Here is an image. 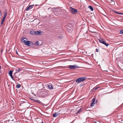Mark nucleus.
Returning a JSON list of instances; mask_svg holds the SVG:
<instances>
[{"instance_id": "1", "label": "nucleus", "mask_w": 123, "mask_h": 123, "mask_svg": "<svg viewBox=\"0 0 123 123\" xmlns=\"http://www.w3.org/2000/svg\"><path fill=\"white\" fill-rule=\"evenodd\" d=\"M86 79L85 77H79L76 80V81L77 83H80L84 81Z\"/></svg>"}, {"instance_id": "2", "label": "nucleus", "mask_w": 123, "mask_h": 123, "mask_svg": "<svg viewBox=\"0 0 123 123\" xmlns=\"http://www.w3.org/2000/svg\"><path fill=\"white\" fill-rule=\"evenodd\" d=\"M65 28H66V30L68 32H70L71 31L72 26V25L68 23L65 26Z\"/></svg>"}, {"instance_id": "3", "label": "nucleus", "mask_w": 123, "mask_h": 123, "mask_svg": "<svg viewBox=\"0 0 123 123\" xmlns=\"http://www.w3.org/2000/svg\"><path fill=\"white\" fill-rule=\"evenodd\" d=\"M25 44L29 46H33L34 44L32 42L29 41H26Z\"/></svg>"}, {"instance_id": "4", "label": "nucleus", "mask_w": 123, "mask_h": 123, "mask_svg": "<svg viewBox=\"0 0 123 123\" xmlns=\"http://www.w3.org/2000/svg\"><path fill=\"white\" fill-rule=\"evenodd\" d=\"M98 40L100 43L104 44L106 46H107L109 45V44L106 43L103 39H99Z\"/></svg>"}, {"instance_id": "5", "label": "nucleus", "mask_w": 123, "mask_h": 123, "mask_svg": "<svg viewBox=\"0 0 123 123\" xmlns=\"http://www.w3.org/2000/svg\"><path fill=\"white\" fill-rule=\"evenodd\" d=\"M70 11L73 14H76L78 12L77 10L75 9L72 8V7H70Z\"/></svg>"}, {"instance_id": "6", "label": "nucleus", "mask_w": 123, "mask_h": 123, "mask_svg": "<svg viewBox=\"0 0 123 123\" xmlns=\"http://www.w3.org/2000/svg\"><path fill=\"white\" fill-rule=\"evenodd\" d=\"M78 67L77 66V65H70L69 66L68 68L71 69H73L74 68H77Z\"/></svg>"}, {"instance_id": "7", "label": "nucleus", "mask_w": 123, "mask_h": 123, "mask_svg": "<svg viewBox=\"0 0 123 123\" xmlns=\"http://www.w3.org/2000/svg\"><path fill=\"white\" fill-rule=\"evenodd\" d=\"M42 41L40 40H39L35 42V44L36 45H40L42 44Z\"/></svg>"}, {"instance_id": "8", "label": "nucleus", "mask_w": 123, "mask_h": 123, "mask_svg": "<svg viewBox=\"0 0 123 123\" xmlns=\"http://www.w3.org/2000/svg\"><path fill=\"white\" fill-rule=\"evenodd\" d=\"M95 99L94 98H93L92 99V102L91 103V105L92 106H94L95 103Z\"/></svg>"}, {"instance_id": "9", "label": "nucleus", "mask_w": 123, "mask_h": 123, "mask_svg": "<svg viewBox=\"0 0 123 123\" xmlns=\"http://www.w3.org/2000/svg\"><path fill=\"white\" fill-rule=\"evenodd\" d=\"M34 5H30L26 8V11H27L28 10H29L32 8V6Z\"/></svg>"}, {"instance_id": "10", "label": "nucleus", "mask_w": 123, "mask_h": 123, "mask_svg": "<svg viewBox=\"0 0 123 123\" xmlns=\"http://www.w3.org/2000/svg\"><path fill=\"white\" fill-rule=\"evenodd\" d=\"M42 34V32L40 31H36V34L41 35Z\"/></svg>"}, {"instance_id": "11", "label": "nucleus", "mask_w": 123, "mask_h": 123, "mask_svg": "<svg viewBox=\"0 0 123 123\" xmlns=\"http://www.w3.org/2000/svg\"><path fill=\"white\" fill-rule=\"evenodd\" d=\"M110 2L111 3V4L112 5H114L115 4V2L114 0H109Z\"/></svg>"}, {"instance_id": "12", "label": "nucleus", "mask_w": 123, "mask_h": 123, "mask_svg": "<svg viewBox=\"0 0 123 123\" xmlns=\"http://www.w3.org/2000/svg\"><path fill=\"white\" fill-rule=\"evenodd\" d=\"M30 33L32 34H36V31H31L30 32Z\"/></svg>"}, {"instance_id": "13", "label": "nucleus", "mask_w": 123, "mask_h": 123, "mask_svg": "<svg viewBox=\"0 0 123 123\" xmlns=\"http://www.w3.org/2000/svg\"><path fill=\"white\" fill-rule=\"evenodd\" d=\"M88 8L90 9L91 11H92L93 10V7L91 6H89Z\"/></svg>"}, {"instance_id": "14", "label": "nucleus", "mask_w": 123, "mask_h": 123, "mask_svg": "<svg viewBox=\"0 0 123 123\" xmlns=\"http://www.w3.org/2000/svg\"><path fill=\"white\" fill-rule=\"evenodd\" d=\"M7 12H4V17H6L7 15Z\"/></svg>"}, {"instance_id": "15", "label": "nucleus", "mask_w": 123, "mask_h": 123, "mask_svg": "<svg viewBox=\"0 0 123 123\" xmlns=\"http://www.w3.org/2000/svg\"><path fill=\"white\" fill-rule=\"evenodd\" d=\"M58 113H56L55 114H54L53 115V117H56L58 116Z\"/></svg>"}, {"instance_id": "16", "label": "nucleus", "mask_w": 123, "mask_h": 123, "mask_svg": "<svg viewBox=\"0 0 123 123\" xmlns=\"http://www.w3.org/2000/svg\"><path fill=\"white\" fill-rule=\"evenodd\" d=\"M9 74L10 76H12V71H10L9 73Z\"/></svg>"}, {"instance_id": "17", "label": "nucleus", "mask_w": 123, "mask_h": 123, "mask_svg": "<svg viewBox=\"0 0 123 123\" xmlns=\"http://www.w3.org/2000/svg\"><path fill=\"white\" fill-rule=\"evenodd\" d=\"M48 87L50 89H52L53 88V87H52V86H51V85H48Z\"/></svg>"}, {"instance_id": "18", "label": "nucleus", "mask_w": 123, "mask_h": 123, "mask_svg": "<svg viewBox=\"0 0 123 123\" xmlns=\"http://www.w3.org/2000/svg\"><path fill=\"white\" fill-rule=\"evenodd\" d=\"M24 39H21V41L22 42H23L25 43V44L26 43L25 42H26V40H24Z\"/></svg>"}, {"instance_id": "19", "label": "nucleus", "mask_w": 123, "mask_h": 123, "mask_svg": "<svg viewBox=\"0 0 123 123\" xmlns=\"http://www.w3.org/2000/svg\"><path fill=\"white\" fill-rule=\"evenodd\" d=\"M120 33L123 35V29L122 30L120 31Z\"/></svg>"}, {"instance_id": "20", "label": "nucleus", "mask_w": 123, "mask_h": 123, "mask_svg": "<svg viewBox=\"0 0 123 123\" xmlns=\"http://www.w3.org/2000/svg\"><path fill=\"white\" fill-rule=\"evenodd\" d=\"M33 100L35 101V102L38 103H39V102H40V101L36 99H35L34 100Z\"/></svg>"}, {"instance_id": "21", "label": "nucleus", "mask_w": 123, "mask_h": 123, "mask_svg": "<svg viewBox=\"0 0 123 123\" xmlns=\"http://www.w3.org/2000/svg\"><path fill=\"white\" fill-rule=\"evenodd\" d=\"M16 87L17 88H20V86L18 84L17 85Z\"/></svg>"}, {"instance_id": "22", "label": "nucleus", "mask_w": 123, "mask_h": 123, "mask_svg": "<svg viewBox=\"0 0 123 123\" xmlns=\"http://www.w3.org/2000/svg\"><path fill=\"white\" fill-rule=\"evenodd\" d=\"M22 69H18L17 70V71L18 72H19L21 70H22Z\"/></svg>"}, {"instance_id": "23", "label": "nucleus", "mask_w": 123, "mask_h": 123, "mask_svg": "<svg viewBox=\"0 0 123 123\" xmlns=\"http://www.w3.org/2000/svg\"><path fill=\"white\" fill-rule=\"evenodd\" d=\"M4 21L3 20H2L1 21V25H2L4 23Z\"/></svg>"}, {"instance_id": "24", "label": "nucleus", "mask_w": 123, "mask_h": 123, "mask_svg": "<svg viewBox=\"0 0 123 123\" xmlns=\"http://www.w3.org/2000/svg\"><path fill=\"white\" fill-rule=\"evenodd\" d=\"M114 12H115L117 14H119V12H117V11H114Z\"/></svg>"}, {"instance_id": "25", "label": "nucleus", "mask_w": 123, "mask_h": 123, "mask_svg": "<svg viewBox=\"0 0 123 123\" xmlns=\"http://www.w3.org/2000/svg\"><path fill=\"white\" fill-rule=\"evenodd\" d=\"M6 18V17H4L2 20L4 21L5 19Z\"/></svg>"}, {"instance_id": "26", "label": "nucleus", "mask_w": 123, "mask_h": 123, "mask_svg": "<svg viewBox=\"0 0 123 123\" xmlns=\"http://www.w3.org/2000/svg\"><path fill=\"white\" fill-rule=\"evenodd\" d=\"M10 77L13 80H14V79L13 78V76H12H12H10Z\"/></svg>"}, {"instance_id": "27", "label": "nucleus", "mask_w": 123, "mask_h": 123, "mask_svg": "<svg viewBox=\"0 0 123 123\" xmlns=\"http://www.w3.org/2000/svg\"><path fill=\"white\" fill-rule=\"evenodd\" d=\"M95 90H96V89H95V87L93 88L92 89V90L93 91H94Z\"/></svg>"}, {"instance_id": "28", "label": "nucleus", "mask_w": 123, "mask_h": 123, "mask_svg": "<svg viewBox=\"0 0 123 123\" xmlns=\"http://www.w3.org/2000/svg\"><path fill=\"white\" fill-rule=\"evenodd\" d=\"M96 51L98 52L99 51V50L98 49H96Z\"/></svg>"}, {"instance_id": "29", "label": "nucleus", "mask_w": 123, "mask_h": 123, "mask_svg": "<svg viewBox=\"0 0 123 123\" xmlns=\"http://www.w3.org/2000/svg\"><path fill=\"white\" fill-rule=\"evenodd\" d=\"M99 88V87H97L96 88L95 87V88L96 90H97V89H98V88Z\"/></svg>"}, {"instance_id": "30", "label": "nucleus", "mask_w": 123, "mask_h": 123, "mask_svg": "<svg viewBox=\"0 0 123 123\" xmlns=\"http://www.w3.org/2000/svg\"><path fill=\"white\" fill-rule=\"evenodd\" d=\"M119 14H121V15H123V13H119Z\"/></svg>"}, {"instance_id": "31", "label": "nucleus", "mask_w": 123, "mask_h": 123, "mask_svg": "<svg viewBox=\"0 0 123 123\" xmlns=\"http://www.w3.org/2000/svg\"><path fill=\"white\" fill-rule=\"evenodd\" d=\"M16 54H18V55H19L18 54V52H17V50H16Z\"/></svg>"}, {"instance_id": "32", "label": "nucleus", "mask_w": 123, "mask_h": 123, "mask_svg": "<svg viewBox=\"0 0 123 123\" xmlns=\"http://www.w3.org/2000/svg\"><path fill=\"white\" fill-rule=\"evenodd\" d=\"M91 92H93V91L92 90H92H91Z\"/></svg>"}, {"instance_id": "33", "label": "nucleus", "mask_w": 123, "mask_h": 123, "mask_svg": "<svg viewBox=\"0 0 123 123\" xmlns=\"http://www.w3.org/2000/svg\"><path fill=\"white\" fill-rule=\"evenodd\" d=\"M24 38V39H25V38H25V37H23V38Z\"/></svg>"}, {"instance_id": "34", "label": "nucleus", "mask_w": 123, "mask_h": 123, "mask_svg": "<svg viewBox=\"0 0 123 123\" xmlns=\"http://www.w3.org/2000/svg\"><path fill=\"white\" fill-rule=\"evenodd\" d=\"M41 123H44L43 121L41 122Z\"/></svg>"}, {"instance_id": "35", "label": "nucleus", "mask_w": 123, "mask_h": 123, "mask_svg": "<svg viewBox=\"0 0 123 123\" xmlns=\"http://www.w3.org/2000/svg\"><path fill=\"white\" fill-rule=\"evenodd\" d=\"M94 122L95 123H97V122H96V121H94Z\"/></svg>"}]
</instances>
